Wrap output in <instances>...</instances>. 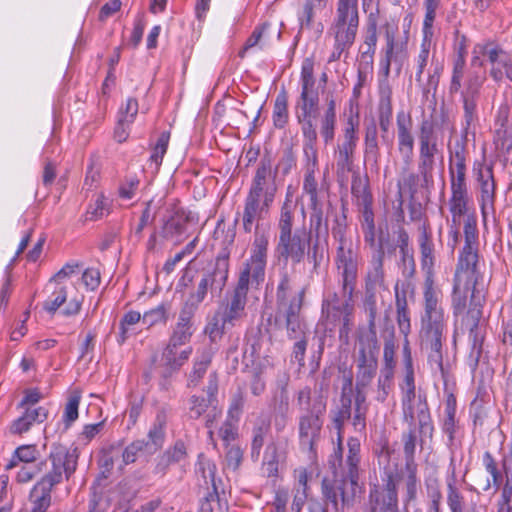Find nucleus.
Returning a JSON list of instances; mask_svg holds the SVG:
<instances>
[{
    "mask_svg": "<svg viewBox=\"0 0 512 512\" xmlns=\"http://www.w3.org/2000/svg\"><path fill=\"white\" fill-rule=\"evenodd\" d=\"M267 258V236L257 232L250 248L249 258L243 264L236 286L226 294L225 300L204 328L205 334L212 342L220 340L228 330L240 325L247 317L249 284L250 282L259 284L264 280Z\"/></svg>",
    "mask_w": 512,
    "mask_h": 512,
    "instance_id": "obj_1",
    "label": "nucleus"
},
{
    "mask_svg": "<svg viewBox=\"0 0 512 512\" xmlns=\"http://www.w3.org/2000/svg\"><path fill=\"white\" fill-rule=\"evenodd\" d=\"M442 297L441 290L434 284L433 276H426L419 336L422 349L428 352L429 363L439 370H443L442 347L447 339L449 318L445 313Z\"/></svg>",
    "mask_w": 512,
    "mask_h": 512,
    "instance_id": "obj_2",
    "label": "nucleus"
},
{
    "mask_svg": "<svg viewBox=\"0 0 512 512\" xmlns=\"http://www.w3.org/2000/svg\"><path fill=\"white\" fill-rule=\"evenodd\" d=\"M335 264L340 275L342 297L334 293L331 298L323 301L322 313L332 323L342 324V329L347 331L354 309L352 297L358 272V254L353 242L338 244Z\"/></svg>",
    "mask_w": 512,
    "mask_h": 512,
    "instance_id": "obj_3",
    "label": "nucleus"
},
{
    "mask_svg": "<svg viewBox=\"0 0 512 512\" xmlns=\"http://www.w3.org/2000/svg\"><path fill=\"white\" fill-rule=\"evenodd\" d=\"M476 244L475 221L470 217L465 226V244L460 252L454 277L452 302L455 313L461 312L465 308L469 293L471 301L475 303H478L482 297V289L479 288V281L482 277L478 270Z\"/></svg>",
    "mask_w": 512,
    "mask_h": 512,
    "instance_id": "obj_4",
    "label": "nucleus"
},
{
    "mask_svg": "<svg viewBox=\"0 0 512 512\" xmlns=\"http://www.w3.org/2000/svg\"><path fill=\"white\" fill-rule=\"evenodd\" d=\"M276 190L271 160L268 157H264L259 162L244 201L242 227L246 233H251L254 229V237L259 232L265 234L269 240V234L259 230L258 222L269 214L275 199Z\"/></svg>",
    "mask_w": 512,
    "mask_h": 512,
    "instance_id": "obj_5",
    "label": "nucleus"
},
{
    "mask_svg": "<svg viewBox=\"0 0 512 512\" xmlns=\"http://www.w3.org/2000/svg\"><path fill=\"white\" fill-rule=\"evenodd\" d=\"M360 26L359 0H336L327 37L333 41L328 63L347 56L355 43Z\"/></svg>",
    "mask_w": 512,
    "mask_h": 512,
    "instance_id": "obj_6",
    "label": "nucleus"
},
{
    "mask_svg": "<svg viewBox=\"0 0 512 512\" xmlns=\"http://www.w3.org/2000/svg\"><path fill=\"white\" fill-rule=\"evenodd\" d=\"M314 60L307 57L301 66V93L296 102V118L300 125L303 144H317L318 133L313 118L317 114L319 95L315 88Z\"/></svg>",
    "mask_w": 512,
    "mask_h": 512,
    "instance_id": "obj_7",
    "label": "nucleus"
},
{
    "mask_svg": "<svg viewBox=\"0 0 512 512\" xmlns=\"http://www.w3.org/2000/svg\"><path fill=\"white\" fill-rule=\"evenodd\" d=\"M230 252L225 248L216 257L212 267L203 270L200 279L185 300L182 310L196 313L208 290L221 292L228 280Z\"/></svg>",
    "mask_w": 512,
    "mask_h": 512,
    "instance_id": "obj_8",
    "label": "nucleus"
},
{
    "mask_svg": "<svg viewBox=\"0 0 512 512\" xmlns=\"http://www.w3.org/2000/svg\"><path fill=\"white\" fill-rule=\"evenodd\" d=\"M443 162L442 141L439 140L435 125L423 120L419 126L417 170L425 185L433 183L437 161Z\"/></svg>",
    "mask_w": 512,
    "mask_h": 512,
    "instance_id": "obj_9",
    "label": "nucleus"
},
{
    "mask_svg": "<svg viewBox=\"0 0 512 512\" xmlns=\"http://www.w3.org/2000/svg\"><path fill=\"white\" fill-rule=\"evenodd\" d=\"M78 449H69L61 444L54 445L48 457L50 467L37 482L53 489L64 479H69L76 471L78 463Z\"/></svg>",
    "mask_w": 512,
    "mask_h": 512,
    "instance_id": "obj_10",
    "label": "nucleus"
},
{
    "mask_svg": "<svg viewBox=\"0 0 512 512\" xmlns=\"http://www.w3.org/2000/svg\"><path fill=\"white\" fill-rule=\"evenodd\" d=\"M359 116L350 115L334 148L337 173L346 174L352 170L354 154L359 141Z\"/></svg>",
    "mask_w": 512,
    "mask_h": 512,
    "instance_id": "obj_11",
    "label": "nucleus"
},
{
    "mask_svg": "<svg viewBox=\"0 0 512 512\" xmlns=\"http://www.w3.org/2000/svg\"><path fill=\"white\" fill-rule=\"evenodd\" d=\"M486 56L492 64L490 76L497 82L503 79L502 69L506 77L512 81V58L500 47L493 43H478L473 47L471 65L482 67V57Z\"/></svg>",
    "mask_w": 512,
    "mask_h": 512,
    "instance_id": "obj_12",
    "label": "nucleus"
},
{
    "mask_svg": "<svg viewBox=\"0 0 512 512\" xmlns=\"http://www.w3.org/2000/svg\"><path fill=\"white\" fill-rule=\"evenodd\" d=\"M304 298L276 301L275 323L286 330L290 340L297 339L307 331L301 316Z\"/></svg>",
    "mask_w": 512,
    "mask_h": 512,
    "instance_id": "obj_13",
    "label": "nucleus"
},
{
    "mask_svg": "<svg viewBox=\"0 0 512 512\" xmlns=\"http://www.w3.org/2000/svg\"><path fill=\"white\" fill-rule=\"evenodd\" d=\"M345 480L324 479L322 482V493L325 501L310 499L308 502L309 512H342L339 507V501L342 506L349 503V496L345 492Z\"/></svg>",
    "mask_w": 512,
    "mask_h": 512,
    "instance_id": "obj_14",
    "label": "nucleus"
},
{
    "mask_svg": "<svg viewBox=\"0 0 512 512\" xmlns=\"http://www.w3.org/2000/svg\"><path fill=\"white\" fill-rule=\"evenodd\" d=\"M397 152L403 164L404 172L411 168L414 157L415 137L413 133V121L404 111L396 116Z\"/></svg>",
    "mask_w": 512,
    "mask_h": 512,
    "instance_id": "obj_15",
    "label": "nucleus"
},
{
    "mask_svg": "<svg viewBox=\"0 0 512 512\" xmlns=\"http://www.w3.org/2000/svg\"><path fill=\"white\" fill-rule=\"evenodd\" d=\"M485 75L477 72L471 73L461 91V98L464 110V130L468 133L472 125L478 119L477 104L480 98V91L485 82Z\"/></svg>",
    "mask_w": 512,
    "mask_h": 512,
    "instance_id": "obj_16",
    "label": "nucleus"
},
{
    "mask_svg": "<svg viewBox=\"0 0 512 512\" xmlns=\"http://www.w3.org/2000/svg\"><path fill=\"white\" fill-rule=\"evenodd\" d=\"M357 386L368 385L377 371L378 340L372 335L370 339H359Z\"/></svg>",
    "mask_w": 512,
    "mask_h": 512,
    "instance_id": "obj_17",
    "label": "nucleus"
},
{
    "mask_svg": "<svg viewBox=\"0 0 512 512\" xmlns=\"http://www.w3.org/2000/svg\"><path fill=\"white\" fill-rule=\"evenodd\" d=\"M326 404L321 399H315L309 413L303 414L299 419V438L301 445L313 448L318 439L323 421L321 415L325 411Z\"/></svg>",
    "mask_w": 512,
    "mask_h": 512,
    "instance_id": "obj_18",
    "label": "nucleus"
},
{
    "mask_svg": "<svg viewBox=\"0 0 512 512\" xmlns=\"http://www.w3.org/2000/svg\"><path fill=\"white\" fill-rule=\"evenodd\" d=\"M466 155L463 146H459L451 153L449 162V176L451 185V198L468 201L466 182Z\"/></svg>",
    "mask_w": 512,
    "mask_h": 512,
    "instance_id": "obj_19",
    "label": "nucleus"
},
{
    "mask_svg": "<svg viewBox=\"0 0 512 512\" xmlns=\"http://www.w3.org/2000/svg\"><path fill=\"white\" fill-rule=\"evenodd\" d=\"M310 240L305 229L278 234L276 252L286 260L291 259L293 263H300L304 259Z\"/></svg>",
    "mask_w": 512,
    "mask_h": 512,
    "instance_id": "obj_20",
    "label": "nucleus"
},
{
    "mask_svg": "<svg viewBox=\"0 0 512 512\" xmlns=\"http://www.w3.org/2000/svg\"><path fill=\"white\" fill-rule=\"evenodd\" d=\"M194 217L191 212L177 209L163 224L161 236L173 242L174 245L182 243L189 235V227Z\"/></svg>",
    "mask_w": 512,
    "mask_h": 512,
    "instance_id": "obj_21",
    "label": "nucleus"
},
{
    "mask_svg": "<svg viewBox=\"0 0 512 512\" xmlns=\"http://www.w3.org/2000/svg\"><path fill=\"white\" fill-rule=\"evenodd\" d=\"M477 182L480 186V209L483 220L486 221L490 212H494L495 181L491 167L481 168L477 174Z\"/></svg>",
    "mask_w": 512,
    "mask_h": 512,
    "instance_id": "obj_22",
    "label": "nucleus"
},
{
    "mask_svg": "<svg viewBox=\"0 0 512 512\" xmlns=\"http://www.w3.org/2000/svg\"><path fill=\"white\" fill-rule=\"evenodd\" d=\"M303 192L318 190L316 173L319 172L317 144H303Z\"/></svg>",
    "mask_w": 512,
    "mask_h": 512,
    "instance_id": "obj_23",
    "label": "nucleus"
},
{
    "mask_svg": "<svg viewBox=\"0 0 512 512\" xmlns=\"http://www.w3.org/2000/svg\"><path fill=\"white\" fill-rule=\"evenodd\" d=\"M193 353L192 346L184 348L172 344H166L161 354V366L165 370V375L180 370V368L189 360Z\"/></svg>",
    "mask_w": 512,
    "mask_h": 512,
    "instance_id": "obj_24",
    "label": "nucleus"
},
{
    "mask_svg": "<svg viewBox=\"0 0 512 512\" xmlns=\"http://www.w3.org/2000/svg\"><path fill=\"white\" fill-rule=\"evenodd\" d=\"M194 314L186 312L184 310H180L179 316L175 326L172 329L170 337L168 339V344L186 347L191 341V338L194 334V326L193 319Z\"/></svg>",
    "mask_w": 512,
    "mask_h": 512,
    "instance_id": "obj_25",
    "label": "nucleus"
},
{
    "mask_svg": "<svg viewBox=\"0 0 512 512\" xmlns=\"http://www.w3.org/2000/svg\"><path fill=\"white\" fill-rule=\"evenodd\" d=\"M384 247L379 246L372 252L369 269L367 271L365 287L367 293L384 287L385 273L383 268Z\"/></svg>",
    "mask_w": 512,
    "mask_h": 512,
    "instance_id": "obj_26",
    "label": "nucleus"
},
{
    "mask_svg": "<svg viewBox=\"0 0 512 512\" xmlns=\"http://www.w3.org/2000/svg\"><path fill=\"white\" fill-rule=\"evenodd\" d=\"M351 193L355 199L359 214L373 211V197L369 189L367 178L354 174L351 182Z\"/></svg>",
    "mask_w": 512,
    "mask_h": 512,
    "instance_id": "obj_27",
    "label": "nucleus"
},
{
    "mask_svg": "<svg viewBox=\"0 0 512 512\" xmlns=\"http://www.w3.org/2000/svg\"><path fill=\"white\" fill-rule=\"evenodd\" d=\"M48 417V410L44 407H26L24 413L14 420L10 426L13 434L27 432L34 423H42Z\"/></svg>",
    "mask_w": 512,
    "mask_h": 512,
    "instance_id": "obj_28",
    "label": "nucleus"
},
{
    "mask_svg": "<svg viewBox=\"0 0 512 512\" xmlns=\"http://www.w3.org/2000/svg\"><path fill=\"white\" fill-rule=\"evenodd\" d=\"M482 465L486 473L491 476V480L487 479L485 485L482 487V490L487 492L492 487L495 490H502L503 484L505 482V475L502 467V462L499 465V463L492 455V453L486 451L482 456Z\"/></svg>",
    "mask_w": 512,
    "mask_h": 512,
    "instance_id": "obj_29",
    "label": "nucleus"
},
{
    "mask_svg": "<svg viewBox=\"0 0 512 512\" xmlns=\"http://www.w3.org/2000/svg\"><path fill=\"white\" fill-rule=\"evenodd\" d=\"M505 482L498 502V512H512V453L502 455Z\"/></svg>",
    "mask_w": 512,
    "mask_h": 512,
    "instance_id": "obj_30",
    "label": "nucleus"
},
{
    "mask_svg": "<svg viewBox=\"0 0 512 512\" xmlns=\"http://www.w3.org/2000/svg\"><path fill=\"white\" fill-rule=\"evenodd\" d=\"M214 356V351L211 347L199 350L193 360V367L188 376V386L196 387L203 376L206 374L207 369L211 365Z\"/></svg>",
    "mask_w": 512,
    "mask_h": 512,
    "instance_id": "obj_31",
    "label": "nucleus"
},
{
    "mask_svg": "<svg viewBox=\"0 0 512 512\" xmlns=\"http://www.w3.org/2000/svg\"><path fill=\"white\" fill-rule=\"evenodd\" d=\"M360 227L363 233L364 242L369 248L375 251L379 246L383 247L382 232L377 234L374 212L361 213L358 216Z\"/></svg>",
    "mask_w": 512,
    "mask_h": 512,
    "instance_id": "obj_32",
    "label": "nucleus"
},
{
    "mask_svg": "<svg viewBox=\"0 0 512 512\" xmlns=\"http://www.w3.org/2000/svg\"><path fill=\"white\" fill-rule=\"evenodd\" d=\"M418 243L422 267L427 270V276H432L431 269L434 265V244L431 231L426 224L419 227Z\"/></svg>",
    "mask_w": 512,
    "mask_h": 512,
    "instance_id": "obj_33",
    "label": "nucleus"
},
{
    "mask_svg": "<svg viewBox=\"0 0 512 512\" xmlns=\"http://www.w3.org/2000/svg\"><path fill=\"white\" fill-rule=\"evenodd\" d=\"M187 459V449L183 441L177 440L159 458L156 466L158 473H165L167 468L174 464L184 463Z\"/></svg>",
    "mask_w": 512,
    "mask_h": 512,
    "instance_id": "obj_34",
    "label": "nucleus"
},
{
    "mask_svg": "<svg viewBox=\"0 0 512 512\" xmlns=\"http://www.w3.org/2000/svg\"><path fill=\"white\" fill-rule=\"evenodd\" d=\"M295 209L296 205L293 203V191L289 186L277 220L278 234L293 232Z\"/></svg>",
    "mask_w": 512,
    "mask_h": 512,
    "instance_id": "obj_35",
    "label": "nucleus"
},
{
    "mask_svg": "<svg viewBox=\"0 0 512 512\" xmlns=\"http://www.w3.org/2000/svg\"><path fill=\"white\" fill-rule=\"evenodd\" d=\"M165 428H166V416L160 412L156 415V418L148 431V440H144V444L148 448V454H153L158 451L164 444L165 441Z\"/></svg>",
    "mask_w": 512,
    "mask_h": 512,
    "instance_id": "obj_36",
    "label": "nucleus"
},
{
    "mask_svg": "<svg viewBox=\"0 0 512 512\" xmlns=\"http://www.w3.org/2000/svg\"><path fill=\"white\" fill-rule=\"evenodd\" d=\"M270 430V422L266 418L258 417L251 431V459L257 462L260 458L266 435Z\"/></svg>",
    "mask_w": 512,
    "mask_h": 512,
    "instance_id": "obj_37",
    "label": "nucleus"
},
{
    "mask_svg": "<svg viewBox=\"0 0 512 512\" xmlns=\"http://www.w3.org/2000/svg\"><path fill=\"white\" fill-rule=\"evenodd\" d=\"M467 203H468L467 200L450 198V200H449V210L451 213L450 227H458L459 228L461 217H464L463 232L465 233V226L467 223V219L472 217L475 221V230H476V234H477L476 254L478 255L479 232H478V228H477V217H476L475 213H468Z\"/></svg>",
    "mask_w": 512,
    "mask_h": 512,
    "instance_id": "obj_38",
    "label": "nucleus"
},
{
    "mask_svg": "<svg viewBox=\"0 0 512 512\" xmlns=\"http://www.w3.org/2000/svg\"><path fill=\"white\" fill-rule=\"evenodd\" d=\"M340 402H341L340 407L335 412L333 422H334V425H335V428H336L337 434H338V451L336 452V454H339V457L341 458V454H342L341 442H342V438H343V429H344L345 422L347 420H349L352 415V400H351L350 396H346L343 394Z\"/></svg>",
    "mask_w": 512,
    "mask_h": 512,
    "instance_id": "obj_39",
    "label": "nucleus"
},
{
    "mask_svg": "<svg viewBox=\"0 0 512 512\" xmlns=\"http://www.w3.org/2000/svg\"><path fill=\"white\" fill-rule=\"evenodd\" d=\"M327 4L328 0H305L298 15L301 28H312L316 15L325 10Z\"/></svg>",
    "mask_w": 512,
    "mask_h": 512,
    "instance_id": "obj_40",
    "label": "nucleus"
},
{
    "mask_svg": "<svg viewBox=\"0 0 512 512\" xmlns=\"http://www.w3.org/2000/svg\"><path fill=\"white\" fill-rule=\"evenodd\" d=\"M304 296L305 289H296L292 277L287 272H283L277 286L276 301L304 298Z\"/></svg>",
    "mask_w": 512,
    "mask_h": 512,
    "instance_id": "obj_41",
    "label": "nucleus"
},
{
    "mask_svg": "<svg viewBox=\"0 0 512 512\" xmlns=\"http://www.w3.org/2000/svg\"><path fill=\"white\" fill-rule=\"evenodd\" d=\"M308 244L307 260L312 264L313 271L317 272L327 259V239L311 238Z\"/></svg>",
    "mask_w": 512,
    "mask_h": 512,
    "instance_id": "obj_42",
    "label": "nucleus"
},
{
    "mask_svg": "<svg viewBox=\"0 0 512 512\" xmlns=\"http://www.w3.org/2000/svg\"><path fill=\"white\" fill-rule=\"evenodd\" d=\"M52 489L36 483L30 492V512H46L51 505Z\"/></svg>",
    "mask_w": 512,
    "mask_h": 512,
    "instance_id": "obj_43",
    "label": "nucleus"
},
{
    "mask_svg": "<svg viewBox=\"0 0 512 512\" xmlns=\"http://www.w3.org/2000/svg\"><path fill=\"white\" fill-rule=\"evenodd\" d=\"M456 476L453 471L451 476L447 478V505L450 512H465L464 511V496L456 485Z\"/></svg>",
    "mask_w": 512,
    "mask_h": 512,
    "instance_id": "obj_44",
    "label": "nucleus"
},
{
    "mask_svg": "<svg viewBox=\"0 0 512 512\" xmlns=\"http://www.w3.org/2000/svg\"><path fill=\"white\" fill-rule=\"evenodd\" d=\"M171 305L168 302H162L158 306L144 312L142 324L151 328L157 324H166L169 318Z\"/></svg>",
    "mask_w": 512,
    "mask_h": 512,
    "instance_id": "obj_45",
    "label": "nucleus"
},
{
    "mask_svg": "<svg viewBox=\"0 0 512 512\" xmlns=\"http://www.w3.org/2000/svg\"><path fill=\"white\" fill-rule=\"evenodd\" d=\"M432 39L433 38L422 37L419 53L414 60L416 69L415 80L419 86H423L422 76L429 61Z\"/></svg>",
    "mask_w": 512,
    "mask_h": 512,
    "instance_id": "obj_46",
    "label": "nucleus"
},
{
    "mask_svg": "<svg viewBox=\"0 0 512 512\" xmlns=\"http://www.w3.org/2000/svg\"><path fill=\"white\" fill-rule=\"evenodd\" d=\"M367 411L368 405L366 404L365 396L362 393L358 392L355 397L353 416L351 415L350 418L352 419V426L356 432H365Z\"/></svg>",
    "mask_w": 512,
    "mask_h": 512,
    "instance_id": "obj_47",
    "label": "nucleus"
},
{
    "mask_svg": "<svg viewBox=\"0 0 512 512\" xmlns=\"http://www.w3.org/2000/svg\"><path fill=\"white\" fill-rule=\"evenodd\" d=\"M388 75L389 73L386 75V70L384 69V77L378 83L379 100L377 112L393 113L392 87L389 83Z\"/></svg>",
    "mask_w": 512,
    "mask_h": 512,
    "instance_id": "obj_48",
    "label": "nucleus"
},
{
    "mask_svg": "<svg viewBox=\"0 0 512 512\" xmlns=\"http://www.w3.org/2000/svg\"><path fill=\"white\" fill-rule=\"evenodd\" d=\"M441 0H424L425 15L422 25V37L433 38L434 35V21L436 12L440 7Z\"/></svg>",
    "mask_w": 512,
    "mask_h": 512,
    "instance_id": "obj_49",
    "label": "nucleus"
},
{
    "mask_svg": "<svg viewBox=\"0 0 512 512\" xmlns=\"http://www.w3.org/2000/svg\"><path fill=\"white\" fill-rule=\"evenodd\" d=\"M309 237L317 238V239H327L328 236V226L327 221L324 218V211L316 210L311 211L309 218Z\"/></svg>",
    "mask_w": 512,
    "mask_h": 512,
    "instance_id": "obj_50",
    "label": "nucleus"
},
{
    "mask_svg": "<svg viewBox=\"0 0 512 512\" xmlns=\"http://www.w3.org/2000/svg\"><path fill=\"white\" fill-rule=\"evenodd\" d=\"M381 512H399L398 511V494L394 480L390 477L381 496L380 501Z\"/></svg>",
    "mask_w": 512,
    "mask_h": 512,
    "instance_id": "obj_51",
    "label": "nucleus"
},
{
    "mask_svg": "<svg viewBox=\"0 0 512 512\" xmlns=\"http://www.w3.org/2000/svg\"><path fill=\"white\" fill-rule=\"evenodd\" d=\"M396 310L399 330L402 334L407 336L411 330L410 316L407 308L406 296L405 294L401 296L398 290H396Z\"/></svg>",
    "mask_w": 512,
    "mask_h": 512,
    "instance_id": "obj_52",
    "label": "nucleus"
},
{
    "mask_svg": "<svg viewBox=\"0 0 512 512\" xmlns=\"http://www.w3.org/2000/svg\"><path fill=\"white\" fill-rule=\"evenodd\" d=\"M417 420L419 433L423 437L431 438L434 428L432 425L429 408L427 403L422 401L420 397L417 403Z\"/></svg>",
    "mask_w": 512,
    "mask_h": 512,
    "instance_id": "obj_53",
    "label": "nucleus"
},
{
    "mask_svg": "<svg viewBox=\"0 0 512 512\" xmlns=\"http://www.w3.org/2000/svg\"><path fill=\"white\" fill-rule=\"evenodd\" d=\"M383 29L385 32V39H386V53H385V70L386 75L390 72V64H391V58L394 52L395 43H396V33L398 30L397 23L395 21H387L383 25Z\"/></svg>",
    "mask_w": 512,
    "mask_h": 512,
    "instance_id": "obj_54",
    "label": "nucleus"
},
{
    "mask_svg": "<svg viewBox=\"0 0 512 512\" xmlns=\"http://www.w3.org/2000/svg\"><path fill=\"white\" fill-rule=\"evenodd\" d=\"M375 291H372L370 293L366 292V298L364 302V308L366 313L368 314V328L369 331L365 334H362L359 339H370V337L373 335L374 339H377L376 335V325H375V319L377 314V308H376V300H375Z\"/></svg>",
    "mask_w": 512,
    "mask_h": 512,
    "instance_id": "obj_55",
    "label": "nucleus"
},
{
    "mask_svg": "<svg viewBox=\"0 0 512 512\" xmlns=\"http://www.w3.org/2000/svg\"><path fill=\"white\" fill-rule=\"evenodd\" d=\"M143 315L138 311L130 310L126 312L119 323V335L117 342L122 345L129 337L132 326L142 321Z\"/></svg>",
    "mask_w": 512,
    "mask_h": 512,
    "instance_id": "obj_56",
    "label": "nucleus"
},
{
    "mask_svg": "<svg viewBox=\"0 0 512 512\" xmlns=\"http://www.w3.org/2000/svg\"><path fill=\"white\" fill-rule=\"evenodd\" d=\"M288 121V100L285 92L277 95L273 108V122L276 128H284Z\"/></svg>",
    "mask_w": 512,
    "mask_h": 512,
    "instance_id": "obj_57",
    "label": "nucleus"
},
{
    "mask_svg": "<svg viewBox=\"0 0 512 512\" xmlns=\"http://www.w3.org/2000/svg\"><path fill=\"white\" fill-rule=\"evenodd\" d=\"M38 451L33 445H23L18 447L10 462L6 465V469L17 467L20 462L25 464L34 462L37 459Z\"/></svg>",
    "mask_w": 512,
    "mask_h": 512,
    "instance_id": "obj_58",
    "label": "nucleus"
},
{
    "mask_svg": "<svg viewBox=\"0 0 512 512\" xmlns=\"http://www.w3.org/2000/svg\"><path fill=\"white\" fill-rule=\"evenodd\" d=\"M80 400L81 395L77 391H74L69 395L62 417L65 425L64 430H67L71 424L77 420Z\"/></svg>",
    "mask_w": 512,
    "mask_h": 512,
    "instance_id": "obj_59",
    "label": "nucleus"
},
{
    "mask_svg": "<svg viewBox=\"0 0 512 512\" xmlns=\"http://www.w3.org/2000/svg\"><path fill=\"white\" fill-rule=\"evenodd\" d=\"M337 127V116L322 114L319 121V133L325 145L334 141Z\"/></svg>",
    "mask_w": 512,
    "mask_h": 512,
    "instance_id": "obj_60",
    "label": "nucleus"
},
{
    "mask_svg": "<svg viewBox=\"0 0 512 512\" xmlns=\"http://www.w3.org/2000/svg\"><path fill=\"white\" fill-rule=\"evenodd\" d=\"M365 154L377 161L379 156L378 131L375 123H372L365 130L364 138Z\"/></svg>",
    "mask_w": 512,
    "mask_h": 512,
    "instance_id": "obj_61",
    "label": "nucleus"
},
{
    "mask_svg": "<svg viewBox=\"0 0 512 512\" xmlns=\"http://www.w3.org/2000/svg\"><path fill=\"white\" fill-rule=\"evenodd\" d=\"M263 468L268 477L276 476L278 472V449L274 443L266 446L263 456Z\"/></svg>",
    "mask_w": 512,
    "mask_h": 512,
    "instance_id": "obj_62",
    "label": "nucleus"
},
{
    "mask_svg": "<svg viewBox=\"0 0 512 512\" xmlns=\"http://www.w3.org/2000/svg\"><path fill=\"white\" fill-rule=\"evenodd\" d=\"M169 139L170 133L164 131L160 134L155 146L153 147L149 160L151 164L155 165V170H158L159 166L162 163L163 157L167 151Z\"/></svg>",
    "mask_w": 512,
    "mask_h": 512,
    "instance_id": "obj_63",
    "label": "nucleus"
},
{
    "mask_svg": "<svg viewBox=\"0 0 512 512\" xmlns=\"http://www.w3.org/2000/svg\"><path fill=\"white\" fill-rule=\"evenodd\" d=\"M67 299V289L59 285L44 302V309L49 313H55L56 310L65 303Z\"/></svg>",
    "mask_w": 512,
    "mask_h": 512,
    "instance_id": "obj_64",
    "label": "nucleus"
}]
</instances>
